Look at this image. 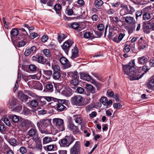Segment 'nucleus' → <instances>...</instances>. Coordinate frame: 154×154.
Listing matches in <instances>:
<instances>
[{"mask_svg": "<svg viewBox=\"0 0 154 154\" xmlns=\"http://www.w3.org/2000/svg\"><path fill=\"white\" fill-rule=\"evenodd\" d=\"M79 78V74L77 72H74L72 73V79H78Z\"/></svg>", "mask_w": 154, "mask_h": 154, "instance_id": "obj_39", "label": "nucleus"}, {"mask_svg": "<svg viewBox=\"0 0 154 154\" xmlns=\"http://www.w3.org/2000/svg\"><path fill=\"white\" fill-rule=\"evenodd\" d=\"M18 96L22 101L24 100L26 101L28 99V97L26 95L24 94L23 92L21 91H19L18 92Z\"/></svg>", "mask_w": 154, "mask_h": 154, "instance_id": "obj_17", "label": "nucleus"}, {"mask_svg": "<svg viewBox=\"0 0 154 154\" xmlns=\"http://www.w3.org/2000/svg\"><path fill=\"white\" fill-rule=\"evenodd\" d=\"M71 84L72 85L74 86H76L78 85V79H72L71 82Z\"/></svg>", "mask_w": 154, "mask_h": 154, "instance_id": "obj_51", "label": "nucleus"}, {"mask_svg": "<svg viewBox=\"0 0 154 154\" xmlns=\"http://www.w3.org/2000/svg\"><path fill=\"white\" fill-rule=\"evenodd\" d=\"M12 121L15 123L19 121V117L16 115H14L12 118Z\"/></svg>", "mask_w": 154, "mask_h": 154, "instance_id": "obj_46", "label": "nucleus"}, {"mask_svg": "<svg viewBox=\"0 0 154 154\" xmlns=\"http://www.w3.org/2000/svg\"><path fill=\"white\" fill-rule=\"evenodd\" d=\"M54 9L56 13L58 14H61V6L60 4H56L54 7Z\"/></svg>", "mask_w": 154, "mask_h": 154, "instance_id": "obj_31", "label": "nucleus"}, {"mask_svg": "<svg viewBox=\"0 0 154 154\" xmlns=\"http://www.w3.org/2000/svg\"><path fill=\"white\" fill-rule=\"evenodd\" d=\"M60 61L62 64L65 65V67L66 68H69L71 66V65L68 62V60L64 57H61L60 59Z\"/></svg>", "mask_w": 154, "mask_h": 154, "instance_id": "obj_13", "label": "nucleus"}, {"mask_svg": "<svg viewBox=\"0 0 154 154\" xmlns=\"http://www.w3.org/2000/svg\"><path fill=\"white\" fill-rule=\"evenodd\" d=\"M45 87L48 91L51 92L53 91V85L51 83L46 84Z\"/></svg>", "mask_w": 154, "mask_h": 154, "instance_id": "obj_29", "label": "nucleus"}, {"mask_svg": "<svg viewBox=\"0 0 154 154\" xmlns=\"http://www.w3.org/2000/svg\"><path fill=\"white\" fill-rule=\"evenodd\" d=\"M135 66V61L133 60L131 61L128 64L123 66V71L124 73L128 76V78L131 80H138L150 69V68L147 66H144L142 69L144 72L140 74V72L136 70Z\"/></svg>", "mask_w": 154, "mask_h": 154, "instance_id": "obj_1", "label": "nucleus"}, {"mask_svg": "<svg viewBox=\"0 0 154 154\" xmlns=\"http://www.w3.org/2000/svg\"><path fill=\"white\" fill-rule=\"evenodd\" d=\"M53 122L55 125L56 128L58 131H62L65 130V127L63 119L54 118L53 119Z\"/></svg>", "mask_w": 154, "mask_h": 154, "instance_id": "obj_2", "label": "nucleus"}, {"mask_svg": "<svg viewBox=\"0 0 154 154\" xmlns=\"http://www.w3.org/2000/svg\"><path fill=\"white\" fill-rule=\"evenodd\" d=\"M152 27L150 26V24H148L146 25L143 26V28L144 32L146 33H148L150 32V29Z\"/></svg>", "mask_w": 154, "mask_h": 154, "instance_id": "obj_26", "label": "nucleus"}, {"mask_svg": "<svg viewBox=\"0 0 154 154\" xmlns=\"http://www.w3.org/2000/svg\"><path fill=\"white\" fill-rule=\"evenodd\" d=\"M44 60V58L42 56H38L37 59L38 62L41 63L43 64L45 62Z\"/></svg>", "mask_w": 154, "mask_h": 154, "instance_id": "obj_48", "label": "nucleus"}, {"mask_svg": "<svg viewBox=\"0 0 154 154\" xmlns=\"http://www.w3.org/2000/svg\"><path fill=\"white\" fill-rule=\"evenodd\" d=\"M23 112L24 115H27L29 114L30 111L28 108L24 107L23 111Z\"/></svg>", "mask_w": 154, "mask_h": 154, "instance_id": "obj_57", "label": "nucleus"}, {"mask_svg": "<svg viewBox=\"0 0 154 154\" xmlns=\"http://www.w3.org/2000/svg\"><path fill=\"white\" fill-rule=\"evenodd\" d=\"M138 60L140 63L143 64L146 63L148 62L147 58L145 56H143L139 57Z\"/></svg>", "mask_w": 154, "mask_h": 154, "instance_id": "obj_27", "label": "nucleus"}, {"mask_svg": "<svg viewBox=\"0 0 154 154\" xmlns=\"http://www.w3.org/2000/svg\"><path fill=\"white\" fill-rule=\"evenodd\" d=\"M20 151L22 154L26 153L27 152V150L25 147L21 146L20 148Z\"/></svg>", "mask_w": 154, "mask_h": 154, "instance_id": "obj_49", "label": "nucleus"}, {"mask_svg": "<svg viewBox=\"0 0 154 154\" xmlns=\"http://www.w3.org/2000/svg\"><path fill=\"white\" fill-rule=\"evenodd\" d=\"M32 54L29 48L26 49L25 50L24 54L25 56H27L29 55L30 54Z\"/></svg>", "mask_w": 154, "mask_h": 154, "instance_id": "obj_64", "label": "nucleus"}, {"mask_svg": "<svg viewBox=\"0 0 154 154\" xmlns=\"http://www.w3.org/2000/svg\"><path fill=\"white\" fill-rule=\"evenodd\" d=\"M60 143L61 146L68 147L69 145L66 137L63 139H61L60 141Z\"/></svg>", "mask_w": 154, "mask_h": 154, "instance_id": "obj_25", "label": "nucleus"}, {"mask_svg": "<svg viewBox=\"0 0 154 154\" xmlns=\"http://www.w3.org/2000/svg\"><path fill=\"white\" fill-rule=\"evenodd\" d=\"M86 88L88 90L90 91V92L92 94H94L96 92L95 88L90 84L88 83L86 84Z\"/></svg>", "mask_w": 154, "mask_h": 154, "instance_id": "obj_18", "label": "nucleus"}, {"mask_svg": "<svg viewBox=\"0 0 154 154\" xmlns=\"http://www.w3.org/2000/svg\"><path fill=\"white\" fill-rule=\"evenodd\" d=\"M73 42L71 39H69L65 42L61 46L62 49L67 53L70 47L73 44Z\"/></svg>", "mask_w": 154, "mask_h": 154, "instance_id": "obj_6", "label": "nucleus"}, {"mask_svg": "<svg viewBox=\"0 0 154 154\" xmlns=\"http://www.w3.org/2000/svg\"><path fill=\"white\" fill-rule=\"evenodd\" d=\"M53 139L51 137L46 136L42 139V143L43 145L53 141Z\"/></svg>", "mask_w": 154, "mask_h": 154, "instance_id": "obj_20", "label": "nucleus"}, {"mask_svg": "<svg viewBox=\"0 0 154 154\" xmlns=\"http://www.w3.org/2000/svg\"><path fill=\"white\" fill-rule=\"evenodd\" d=\"M125 22L129 24H134L135 21L133 17L130 16H127L124 17Z\"/></svg>", "mask_w": 154, "mask_h": 154, "instance_id": "obj_16", "label": "nucleus"}, {"mask_svg": "<svg viewBox=\"0 0 154 154\" xmlns=\"http://www.w3.org/2000/svg\"><path fill=\"white\" fill-rule=\"evenodd\" d=\"M57 146L56 144H50L43 146V148L46 151H51L56 150Z\"/></svg>", "mask_w": 154, "mask_h": 154, "instance_id": "obj_15", "label": "nucleus"}, {"mask_svg": "<svg viewBox=\"0 0 154 154\" xmlns=\"http://www.w3.org/2000/svg\"><path fill=\"white\" fill-rule=\"evenodd\" d=\"M107 100V98L106 97H102L100 99V102L103 105L105 104Z\"/></svg>", "mask_w": 154, "mask_h": 154, "instance_id": "obj_63", "label": "nucleus"}, {"mask_svg": "<svg viewBox=\"0 0 154 154\" xmlns=\"http://www.w3.org/2000/svg\"><path fill=\"white\" fill-rule=\"evenodd\" d=\"M40 132L42 134H51L49 131L47 130L46 128H42L38 129Z\"/></svg>", "mask_w": 154, "mask_h": 154, "instance_id": "obj_35", "label": "nucleus"}, {"mask_svg": "<svg viewBox=\"0 0 154 154\" xmlns=\"http://www.w3.org/2000/svg\"><path fill=\"white\" fill-rule=\"evenodd\" d=\"M28 147L31 149L37 148L39 150H41L42 149V146L41 143L35 145V142L33 140H30L28 143Z\"/></svg>", "mask_w": 154, "mask_h": 154, "instance_id": "obj_9", "label": "nucleus"}, {"mask_svg": "<svg viewBox=\"0 0 154 154\" xmlns=\"http://www.w3.org/2000/svg\"><path fill=\"white\" fill-rule=\"evenodd\" d=\"M38 104V103L36 100H32L30 102V105L32 106L33 107H36Z\"/></svg>", "mask_w": 154, "mask_h": 154, "instance_id": "obj_42", "label": "nucleus"}, {"mask_svg": "<svg viewBox=\"0 0 154 154\" xmlns=\"http://www.w3.org/2000/svg\"><path fill=\"white\" fill-rule=\"evenodd\" d=\"M5 130L6 128L4 124L2 122H0V132L3 133L5 131Z\"/></svg>", "mask_w": 154, "mask_h": 154, "instance_id": "obj_41", "label": "nucleus"}, {"mask_svg": "<svg viewBox=\"0 0 154 154\" xmlns=\"http://www.w3.org/2000/svg\"><path fill=\"white\" fill-rule=\"evenodd\" d=\"M103 4L102 0H96L95 2V6L96 8L101 6Z\"/></svg>", "mask_w": 154, "mask_h": 154, "instance_id": "obj_37", "label": "nucleus"}, {"mask_svg": "<svg viewBox=\"0 0 154 154\" xmlns=\"http://www.w3.org/2000/svg\"><path fill=\"white\" fill-rule=\"evenodd\" d=\"M92 34L89 32H86L84 35V37L86 38H90Z\"/></svg>", "mask_w": 154, "mask_h": 154, "instance_id": "obj_53", "label": "nucleus"}, {"mask_svg": "<svg viewBox=\"0 0 154 154\" xmlns=\"http://www.w3.org/2000/svg\"><path fill=\"white\" fill-rule=\"evenodd\" d=\"M135 27L134 26H131L129 27L128 29V32L129 34L132 33L135 30Z\"/></svg>", "mask_w": 154, "mask_h": 154, "instance_id": "obj_58", "label": "nucleus"}, {"mask_svg": "<svg viewBox=\"0 0 154 154\" xmlns=\"http://www.w3.org/2000/svg\"><path fill=\"white\" fill-rule=\"evenodd\" d=\"M122 9L121 10L120 14L121 16H124L127 14L132 15L135 11L134 8L132 6L129 5H124L122 7Z\"/></svg>", "mask_w": 154, "mask_h": 154, "instance_id": "obj_4", "label": "nucleus"}, {"mask_svg": "<svg viewBox=\"0 0 154 154\" xmlns=\"http://www.w3.org/2000/svg\"><path fill=\"white\" fill-rule=\"evenodd\" d=\"M29 50L32 54H33L36 51V48L35 46H33L29 49Z\"/></svg>", "mask_w": 154, "mask_h": 154, "instance_id": "obj_60", "label": "nucleus"}, {"mask_svg": "<svg viewBox=\"0 0 154 154\" xmlns=\"http://www.w3.org/2000/svg\"><path fill=\"white\" fill-rule=\"evenodd\" d=\"M79 24L77 23H73L71 24L72 28L75 29H77L79 27Z\"/></svg>", "mask_w": 154, "mask_h": 154, "instance_id": "obj_47", "label": "nucleus"}, {"mask_svg": "<svg viewBox=\"0 0 154 154\" xmlns=\"http://www.w3.org/2000/svg\"><path fill=\"white\" fill-rule=\"evenodd\" d=\"M25 93L28 94L29 95L32 97H36V95L31 91L28 90H26L25 91Z\"/></svg>", "mask_w": 154, "mask_h": 154, "instance_id": "obj_45", "label": "nucleus"}, {"mask_svg": "<svg viewBox=\"0 0 154 154\" xmlns=\"http://www.w3.org/2000/svg\"><path fill=\"white\" fill-rule=\"evenodd\" d=\"M32 126V128L29 131V135L32 137L34 136L35 137L36 136V137L35 138V139L36 140L37 139V140H39L40 138L37 137V136L38 135V134L35 127L34 125Z\"/></svg>", "mask_w": 154, "mask_h": 154, "instance_id": "obj_10", "label": "nucleus"}, {"mask_svg": "<svg viewBox=\"0 0 154 154\" xmlns=\"http://www.w3.org/2000/svg\"><path fill=\"white\" fill-rule=\"evenodd\" d=\"M8 142L12 146H15L19 144L17 140L14 138H12L8 140Z\"/></svg>", "mask_w": 154, "mask_h": 154, "instance_id": "obj_24", "label": "nucleus"}, {"mask_svg": "<svg viewBox=\"0 0 154 154\" xmlns=\"http://www.w3.org/2000/svg\"><path fill=\"white\" fill-rule=\"evenodd\" d=\"M26 42L25 41L22 40L18 43V47H22L24 46L26 44Z\"/></svg>", "mask_w": 154, "mask_h": 154, "instance_id": "obj_55", "label": "nucleus"}, {"mask_svg": "<svg viewBox=\"0 0 154 154\" xmlns=\"http://www.w3.org/2000/svg\"><path fill=\"white\" fill-rule=\"evenodd\" d=\"M72 90L69 88H65L62 91L61 94L66 97L70 96L72 94Z\"/></svg>", "mask_w": 154, "mask_h": 154, "instance_id": "obj_12", "label": "nucleus"}, {"mask_svg": "<svg viewBox=\"0 0 154 154\" xmlns=\"http://www.w3.org/2000/svg\"><path fill=\"white\" fill-rule=\"evenodd\" d=\"M131 45L129 44H125L124 48L123 50V51L125 53H127L129 52L131 48Z\"/></svg>", "mask_w": 154, "mask_h": 154, "instance_id": "obj_36", "label": "nucleus"}, {"mask_svg": "<svg viewBox=\"0 0 154 154\" xmlns=\"http://www.w3.org/2000/svg\"><path fill=\"white\" fill-rule=\"evenodd\" d=\"M16 99L14 97L10 99L9 101V107L11 109L14 107L16 105Z\"/></svg>", "mask_w": 154, "mask_h": 154, "instance_id": "obj_22", "label": "nucleus"}, {"mask_svg": "<svg viewBox=\"0 0 154 154\" xmlns=\"http://www.w3.org/2000/svg\"><path fill=\"white\" fill-rule=\"evenodd\" d=\"M29 125L32 126L34 124L30 120L27 119H23L20 121V125L23 128H25Z\"/></svg>", "mask_w": 154, "mask_h": 154, "instance_id": "obj_11", "label": "nucleus"}, {"mask_svg": "<svg viewBox=\"0 0 154 154\" xmlns=\"http://www.w3.org/2000/svg\"><path fill=\"white\" fill-rule=\"evenodd\" d=\"M80 78L88 82H95V81L92 79L91 76L88 73L81 72L80 73Z\"/></svg>", "mask_w": 154, "mask_h": 154, "instance_id": "obj_8", "label": "nucleus"}, {"mask_svg": "<svg viewBox=\"0 0 154 154\" xmlns=\"http://www.w3.org/2000/svg\"><path fill=\"white\" fill-rule=\"evenodd\" d=\"M55 102H57L56 105L54 106V108L59 112H61L66 109V107L63 105L65 100L55 99Z\"/></svg>", "mask_w": 154, "mask_h": 154, "instance_id": "obj_3", "label": "nucleus"}, {"mask_svg": "<svg viewBox=\"0 0 154 154\" xmlns=\"http://www.w3.org/2000/svg\"><path fill=\"white\" fill-rule=\"evenodd\" d=\"M83 98L82 96L80 95L74 96L72 98V102L75 104H77L82 102Z\"/></svg>", "mask_w": 154, "mask_h": 154, "instance_id": "obj_14", "label": "nucleus"}, {"mask_svg": "<svg viewBox=\"0 0 154 154\" xmlns=\"http://www.w3.org/2000/svg\"><path fill=\"white\" fill-rule=\"evenodd\" d=\"M66 38V37L63 33L57 34V39L60 43Z\"/></svg>", "mask_w": 154, "mask_h": 154, "instance_id": "obj_30", "label": "nucleus"}, {"mask_svg": "<svg viewBox=\"0 0 154 154\" xmlns=\"http://www.w3.org/2000/svg\"><path fill=\"white\" fill-rule=\"evenodd\" d=\"M38 34L35 32H33L30 35V37L32 39H34L38 36Z\"/></svg>", "mask_w": 154, "mask_h": 154, "instance_id": "obj_62", "label": "nucleus"}, {"mask_svg": "<svg viewBox=\"0 0 154 154\" xmlns=\"http://www.w3.org/2000/svg\"><path fill=\"white\" fill-rule=\"evenodd\" d=\"M94 107V105L91 104L87 106L86 107V110L87 112L90 111Z\"/></svg>", "mask_w": 154, "mask_h": 154, "instance_id": "obj_52", "label": "nucleus"}, {"mask_svg": "<svg viewBox=\"0 0 154 154\" xmlns=\"http://www.w3.org/2000/svg\"><path fill=\"white\" fill-rule=\"evenodd\" d=\"M148 87L151 88L154 87V79H151L147 85Z\"/></svg>", "mask_w": 154, "mask_h": 154, "instance_id": "obj_44", "label": "nucleus"}, {"mask_svg": "<svg viewBox=\"0 0 154 154\" xmlns=\"http://www.w3.org/2000/svg\"><path fill=\"white\" fill-rule=\"evenodd\" d=\"M18 33V30L16 28H14L12 29L11 32V34L14 36H17Z\"/></svg>", "mask_w": 154, "mask_h": 154, "instance_id": "obj_38", "label": "nucleus"}, {"mask_svg": "<svg viewBox=\"0 0 154 154\" xmlns=\"http://www.w3.org/2000/svg\"><path fill=\"white\" fill-rule=\"evenodd\" d=\"M81 150V143L80 141H77L75 142L70 149L71 153L73 154L79 153Z\"/></svg>", "mask_w": 154, "mask_h": 154, "instance_id": "obj_7", "label": "nucleus"}, {"mask_svg": "<svg viewBox=\"0 0 154 154\" xmlns=\"http://www.w3.org/2000/svg\"><path fill=\"white\" fill-rule=\"evenodd\" d=\"M3 121L7 126H9L11 125L10 121L8 118L6 117L4 118Z\"/></svg>", "mask_w": 154, "mask_h": 154, "instance_id": "obj_61", "label": "nucleus"}, {"mask_svg": "<svg viewBox=\"0 0 154 154\" xmlns=\"http://www.w3.org/2000/svg\"><path fill=\"white\" fill-rule=\"evenodd\" d=\"M51 67L54 70V72H60V68L57 64H52Z\"/></svg>", "mask_w": 154, "mask_h": 154, "instance_id": "obj_34", "label": "nucleus"}, {"mask_svg": "<svg viewBox=\"0 0 154 154\" xmlns=\"http://www.w3.org/2000/svg\"><path fill=\"white\" fill-rule=\"evenodd\" d=\"M40 76V74H37V75H30V77L31 78V79H39Z\"/></svg>", "mask_w": 154, "mask_h": 154, "instance_id": "obj_54", "label": "nucleus"}, {"mask_svg": "<svg viewBox=\"0 0 154 154\" xmlns=\"http://www.w3.org/2000/svg\"><path fill=\"white\" fill-rule=\"evenodd\" d=\"M52 77L53 79L55 80H57L61 77V74L60 72H54Z\"/></svg>", "mask_w": 154, "mask_h": 154, "instance_id": "obj_32", "label": "nucleus"}, {"mask_svg": "<svg viewBox=\"0 0 154 154\" xmlns=\"http://www.w3.org/2000/svg\"><path fill=\"white\" fill-rule=\"evenodd\" d=\"M44 71L45 74L48 76V78L49 79L52 74V71L51 70H44Z\"/></svg>", "mask_w": 154, "mask_h": 154, "instance_id": "obj_43", "label": "nucleus"}, {"mask_svg": "<svg viewBox=\"0 0 154 154\" xmlns=\"http://www.w3.org/2000/svg\"><path fill=\"white\" fill-rule=\"evenodd\" d=\"M98 29L99 31L103 30L104 28V26L103 24H100L97 26Z\"/></svg>", "mask_w": 154, "mask_h": 154, "instance_id": "obj_59", "label": "nucleus"}, {"mask_svg": "<svg viewBox=\"0 0 154 154\" xmlns=\"http://www.w3.org/2000/svg\"><path fill=\"white\" fill-rule=\"evenodd\" d=\"M73 118L75 122L78 124H80L82 123V120L80 115H75L73 116Z\"/></svg>", "mask_w": 154, "mask_h": 154, "instance_id": "obj_21", "label": "nucleus"}, {"mask_svg": "<svg viewBox=\"0 0 154 154\" xmlns=\"http://www.w3.org/2000/svg\"><path fill=\"white\" fill-rule=\"evenodd\" d=\"M43 52L45 55L48 57H50L51 54L49 50L48 49H45L43 50Z\"/></svg>", "mask_w": 154, "mask_h": 154, "instance_id": "obj_40", "label": "nucleus"}, {"mask_svg": "<svg viewBox=\"0 0 154 154\" xmlns=\"http://www.w3.org/2000/svg\"><path fill=\"white\" fill-rule=\"evenodd\" d=\"M151 14L148 12L145 13L143 15V19L144 20L147 21L151 18Z\"/></svg>", "mask_w": 154, "mask_h": 154, "instance_id": "obj_33", "label": "nucleus"}, {"mask_svg": "<svg viewBox=\"0 0 154 154\" xmlns=\"http://www.w3.org/2000/svg\"><path fill=\"white\" fill-rule=\"evenodd\" d=\"M77 91L78 93L79 94H82L84 92L85 90L82 87H78L77 89Z\"/></svg>", "mask_w": 154, "mask_h": 154, "instance_id": "obj_56", "label": "nucleus"}, {"mask_svg": "<svg viewBox=\"0 0 154 154\" xmlns=\"http://www.w3.org/2000/svg\"><path fill=\"white\" fill-rule=\"evenodd\" d=\"M68 127L74 133H76L78 131V128L73 124L69 123Z\"/></svg>", "mask_w": 154, "mask_h": 154, "instance_id": "obj_23", "label": "nucleus"}, {"mask_svg": "<svg viewBox=\"0 0 154 154\" xmlns=\"http://www.w3.org/2000/svg\"><path fill=\"white\" fill-rule=\"evenodd\" d=\"M69 146L75 140L72 135H70L66 137Z\"/></svg>", "mask_w": 154, "mask_h": 154, "instance_id": "obj_28", "label": "nucleus"}, {"mask_svg": "<svg viewBox=\"0 0 154 154\" xmlns=\"http://www.w3.org/2000/svg\"><path fill=\"white\" fill-rule=\"evenodd\" d=\"M72 55L71 57V58L72 59H74L75 58L79 56L78 49L77 47H75L72 49Z\"/></svg>", "mask_w": 154, "mask_h": 154, "instance_id": "obj_19", "label": "nucleus"}, {"mask_svg": "<svg viewBox=\"0 0 154 154\" xmlns=\"http://www.w3.org/2000/svg\"><path fill=\"white\" fill-rule=\"evenodd\" d=\"M50 121L48 119H41L37 122V125L38 128H46L50 124Z\"/></svg>", "mask_w": 154, "mask_h": 154, "instance_id": "obj_5", "label": "nucleus"}, {"mask_svg": "<svg viewBox=\"0 0 154 154\" xmlns=\"http://www.w3.org/2000/svg\"><path fill=\"white\" fill-rule=\"evenodd\" d=\"M37 67L34 64H31L29 66V70L32 71H35L36 70Z\"/></svg>", "mask_w": 154, "mask_h": 154, "instance_id": "obj_50", "label": "nucleus"}]
</instances>
